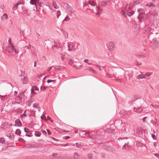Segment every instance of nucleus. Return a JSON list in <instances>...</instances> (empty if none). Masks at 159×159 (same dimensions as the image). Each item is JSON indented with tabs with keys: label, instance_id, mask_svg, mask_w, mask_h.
Wrapping results in <instances>:
<instances>
[{
	"label": "nucleus",
	"instance_id": "obj_1",
	"mask_svg": "<svg viewBox=\"0 0 159 159\" xmlns=\"http://www.w3.org/2000/svg\"><path fill=\"white\" fill-rule=\"evenodd\" d=\"M128 6V4H126L125 7L126 12L124 10H122L121 11V14L125 18H126L127 17V16L130 17L134 14V11H131V8L130 7H129L128 8H127Z\"/></svg>",
	"mask_w": 159,
	"mask_h": 159
},
{
	"label": "nucleus",
	"instance_id": "obj_2",
	"mask_svg": "<svg viewBox=\"0 0 159 159\" xmlns=\"http://www.w3.org/2000/svg\"><path fill=\"white\" fill-rule=\"evenodd\" d=\"M61 5L63 7L64 9L66 11L69 15H71L73 13L75 12L74 10L69 4L62 2L61 3Z\"/></svg>",
	"mask_w": 159,
	"mask_h": 159
},
{
	"label": "nucleus",
	"instance_id": "obj_3",
	"mask_svg": "<svg viewBox=\"0 0 159 159\" xmlns=\"http://www.w3.org/2000/svg\"><path fill=\"white\" fill-rule=\"evenodd\" d=\"M68 50L69 51H74L77 48V47L75 44L73 42L68 43Z\"/></svg>",
	"mask_w": 159,
	"mask_h": 159
},
{
	"label": "nucleus",
	"instance_id": "obj_4",
	"mask_svg": "<svg viewBox=\"0 0 159 159\" xmlns=\"http://www.w3.org/2000/svg\"><path fill=\"white\" fill-rule=\"evenodd\" d=\"M110 1L103 0L98 2V5L100 6L105 7L108 5Z\"/></svg>",
	"mask_w": 159,
	"mask_h": 159
},
{
	"label": "nucleus",
	"instance_id": "obj_5",
	"mask_svg": "<svg viewBox=\"0 0 159 159\" xmlns=\"http://www.w3.org/2000/svg\"><path fill=\"white\" fill-rule=\"evenodd\" d=\"M10 46L11 47L12 50L14 52L16 53H18L19 52L18 48L16 46H14L11 43H10Z\"/></svg>",
	"mask_w": 159,
	"mask_h": 159
},
{
	"label": "nucleus",
	"instance_id": "obj_6",
	"mask_svg": "<svg viewBox=\"0 0 159 159\" xmlns=\"http://www.w3.org/2000/svg\"><path fill=\"white\" fill-rule=\"evenodd\" d=\"M115 45L114 42H109L108 45V48L109 50L112 51L114 48Z\"/></svg>",
	"mask_w": 159,
	"mask_h": 159
},
{
	"label": "nucleus",
	"instance_id": "obj_7",
	"mask_svg": "<svg viewBox=\"0 0 159 159\" xmlns=\"http://www.w3.org/2000/svg\"><path fill=\"white\" fill-rule=\"evenodd\" d=\"M133 111L137 113H143V110L142 107H139L137 108L134 107V108Z\"/></svg>",
	"mask_w": 159,
	"mask_h": 159
},
{
	"label": "nucleus",
	"instance_id": "obj_8",
	"mask_svg": "<svg viewBox=\"0 0 159 159\" xmlns=\"http://www.w3.org/2000/svg\"><path fill=\"white\" fill-rule=\"evenodd\" d=\"M15 124L14 126H15L20 127L22 125V123L19 119H17L15 121Z\"/></svg>",
	"mask_w": 159,
	"mask_h": 159
},
{
	"label": "nucleus",
	"instance_id": "obj_9",
	"mask_svg": "<svg viewBox=\"0 0 159 159\" xmlns=\"http://www.w3.org/2000/svg\"><path fill=\"white\" fill-rule=\"evenodd\" d=\"M142 14V13L139 14L138 16L137 17V18L139 22H142L144 20V19L143 18L144 16H143V14Z\"/></svg>",
	"mask_w": 159,
	"mask_h": 159
},
{
	"label": "nucleus",
	"instance_id": "obj_10",
	"mask_svg": "<svg viewBox=\"0 0 159 159\" xmlns=\"http://www.w3.org/2000/svg\"><path fill=\"white\" fill-rule=\"evenodd\" d=\"M8 17V15L6 13L3 14L2 16L1 17V20L2 21H4L7 19Z\"/></svg>",
	"mask_w": 159,
	"mask_h": 159
},
{
	"label": "nucleus",
	"instance_id": "obj_11",
	"mask_svg": "<svg viewBox=\"0 0 159 159\" xmlns=\"http://www.w3.org/2000/svg\"><path fill=\"white\" fill-rule=\"evenodd\" d=\"M41 35L38 33H36L35 34L34 39L36 41H38L41 39Z\"/></svg>",
	"mask_w": 159,
	"mask_h": 159
},
{
	"label": "nucleus",
	"instance_id": "obj_12",
	"mask_svg": "<svg viewBox=\"0 0 159 159\" xmlns=\"http://www.w3.org/2000/svg\"><path fill=\"white\" fill-rule=\"evenodd\" d=\"M24 48L25 49H28L30 51H33L34 49V47L31 45L25 46Z\"/></svg>",
	"mask_w": 159,
	"mask_h": 159
},
{
	"label": "nucleus",
	"instance_id": "obj_13",
	"mask_svg": "<svg viewBox=\"0 0 159 159\" xmlns=\"http://www.w3.org/2000/svg\"><path fill=\"white\" fill-rule=\"evenodd\" d=\"M96 10L97 11L96 14L97 15H99L101 12L102 11V9L98 6H96Z\"/></svg>",
	"mask_w": 159,
	"mask_h": 159
},
{
	"label": "nucleus",
	"instance_id": "obj_14",
	"mask_svg": "<svg viewBox=\"0 0 159 159\" xmlns=\"http://www.w3.org/2000/svg\"><path fill=\"white\" fill-rule=\"evenodd\" d=\"M58 43V41L57 40L54 41V47L58 49H60L61 48L60 47V44Z\"/></svg>",
	"mask_w": 159,
	"mask_h": 159
},
{
	"label": "nucleus",
	"instance_id": "obj_15",
	"mask_svg": "<svg viewBox=\"0 0 159 159\" xmlns=\"http://www.w3.org/2000/svg\"><path fill=\"white\" fill-rule=\"evenodd\" d=\"M21 80L23 82V84H27L28 82V78L26 77H24L23 79H22Z\"/></svg>",
	"mask_w": 159,
	"mask_h": 159
},
{
	"label": "nucleus",
	"instance_id": "obj_16",
	"mask_svg": "<svg viewBox=\"0 0 159 159\" xmlns=\"http://www.w3.org/2000/svg\"><path fill=\"white\" fill-rule=\"evenodd\" d=\"M80 136H83L84 134L87 135H89V133L86 132L85 131H80Z\"/></svg>",
	"mask_w": 159,
	"mask_h": 159
},
{
	"label": "nucleus",
	"instance_id": "obj_17",
	"mask_svg": "<svg viewBox=\"0 0 159 159\" xmlns=\"http://www.w3.org/2000/svg\"><path fill=\"white\" fill-rule=\"evenodd\" d=\"M25 92V91L24 92H20L17 97H19V98H21V99H22L23 98V96L24 95V94Z\"/></svg>",
	"mask_w": 159,
	"mask_h": 159
},
{
	"label": "nucleus",
	"instance_id": "obj_18",
	"mask_svg": "<svg viewBox=\"0 0 159 159\" xmlns=\"http://www.w3.org/2000/svg\"><path fill=\"white\" fill-rule=\"evenodd\" d=\"M101 146H102L103 147H104V149H106L107 151H108L110 149V148L107 146H105V144H100Z\"/></svg>",
	"mask_w": 159,
	"mask_h": 159
},
{
	"label": "nucleus",
	"instance_id": "obj_19",
	"mask_svg": "<svg viewBox=\"0 0 159 159\" xmlns=\"http://www.w3.org/2000/svg\"><path fill=\"white\" fill-rule=\"evenodd\" d=\"M75 144L76 146L79 148H81V147L84 145V144L81 143H77Z\"/></svg>",
	"mask_w": 159,
	"mask_h": 159
},
{
	"label": "nucleus",
	"instance_id": "obj_20",
	"mask_svg": "<svg viewBox=\"0 0 159 159\" xmlns=\"http://www.w3.org/2000/svg\"><path fill=\"white\" fill-rule=\"evenodd\" d=\"M52 4L53 7L56 9H58L59 8V6L57 5L55 1H53L52 2Z\"/></svg>",
	"mask_w": 159,
	"mask_h": 159
},
{
	"label": "nucleus",
	"instance_id": "obj_21",
	"mask_svg": "<svg viewBox=\"0 0 159 159\" xmlns=\"http://www.w3.org/2000/svg\"><path fill=\"white\" fill-rule=\"evenodd\" d=\"M89 4L93 6H95L96 5V3L94 1H89Z\"/></svg>",
	"mask_w": 159,
	"mask_h": 159
},
{
	"label": "nucleus",
	"instance_id": "obj_22",
	"mask_svg": "<svg viewBox=\"0 0 159 159\" xmlns=\"http://www.w3.org/2000/svg\"><path fill=\"white\" fill-rule=\"evenodd\" d=\"M20 5V4L18 3H16L14 5V6L13 7L12 9L14 11H15L18 8V6Z\"/></svg>",
	"mask_w": 159,
	"mask_h": 159
},
{
	"label": "nucleus",
	"instance_id": "obj_23",
	"mask_svg": "<svg viewBox=\"0 0 159 159\" xmlns=\"http://www.w3.org/2000/svg\"><path fill=\"white\" fill-rule=\"evenodd\" d=\"M79 156H80L79 155L78 153L76 152L74 153L73 157L75 159H77L78 157Z\"/></svg>",
	"mask_w": 159,
	"mask_h": 159
},
{
	"label": "nucleus",
	"instance_id": "obj_24",
	"mask_svg": "<svg viewBox=\"0 0 159 159\" xmlns=\"http://www.w3.org/2000/svg\"><path fill=\"white\" fill-rule=\"evenodd\" d=\"M145 6L147 7H154L155 6V5L154 4H153L152 3H148L147 4H145Z\"/></svg>",
	"mask_w": 159,
	"mask_h": 159
},
{
	"label": "nucleus",
	"instance_id": "obj_25",
	"mask_svg": "<svg viewBox=\"0 0 159 159\" xmlns=\"http://www.w3.org/2000/svg\"><path fill=\"white\" fill-rule=\"evenodd\" d=\"M143 11V10L142 9L140 8L138 9V11L139 13V14L142 13V14H143V16H144L145 15V13L144 12H142Z\"/></svg>",
	"mask_w": 159,
	"mask_h": 159
},
{
	"label": "nucleus",
	"instance_id": "obj_26",
	"mask_svg": "<svg viewBox=\"0 0 159 159\" xmlns=\"http://www.w3.org/2000/svg\"><path fill=\"white\" fill-rule=\"evenodd\" d=\"M35 135L37 137H40L41 135V133L38 131H35L34 133Z\"/></svg>",
	"mask_w": 159,
	"mask_h": 159
},
{
	"label": "nucleus",
	"instance_id": "obj_27",
	"mask_svg": "<svg viewBox=\"0 0 159 159\" xmlns=\"http://www.w3.org/2000/svg\"><path fill=\"white\" fill-rule=\"evenodd\" d=\"M15 133L19 135H20L21 133V131L19 129H17L16 130Z\"/></svg>",
	"mask_w": 159,
	"mask_h": 159
},
{
	"label": "nucleus",
	"instance_id": "obj_28",
	"mask_svg": "<svg viewBox=\"0 0 159 159\" xmlns=\"http://www.w3.org/2000/svg\"><path fill=\"white\" fill-rule=\"evenodd\" d=\"M26 136L29 137H31L32 136V134L30 131H29L26 134Z\"/></svg>",
	"mask_w": 159,
	"mask_h": 159
},
{
	"label": "nucleus",
	"instance_id": "obj_29",
	"mask_svg": "<svg viewBox=\"0 0 159 159\" xmlns=\"http://www.w3.org/2000/svg\"><path fill=\"white\" fill-rule=\"evenodd\" d=\"M70 20V18L69 16L67 15L65 18L63 20V21H66Z\"/></svg>",
	"mask_w": 159,
	"mask_h": 159
},
{
	"label": "nucleus",
	"instance_id": "obj_30",
	"mask_svg": "<svg viewBox=\"0 0 159 159\" xmlns=\"http://www.w3.org/2000/svg\"><path fill=\"white\" fill-rule=\"evenodd\" d=\"M5 142V139L4 138H0V143H3Z\"/></svg>",
	"mask_w": 159,
	"mask_h": 159
},
{
	"label": "nucleus",
	"instance_id": "obj_31",
	"mask_svg": "<svg viewBox=\"0 0 159 159\" xmlns=\"http://www.w3.org/2000/svg\"><path fill=\"white\" fill-rule=\"evenodd\" d=\"M93 155V154L92 153H90L88 154V157L89 159H92Z\"/></svg>",
	"mask_w": 159,
	"mask_h": 159
},
{
	"label": "nucleus",
	"instance_id": "obj_32",
	"mask_svg": "<svg viewBox=\"0 0 159 159\" xmlns=\"http://www.w3.org/2000/svg\"><path fill=\"white\" fill-rule=\"evenodd\" d=\"M148 30L152 34H153L154 31V30L153 29H152L151 28H148Z\"/></svg>",
	"mask_w": 159,
	"mask_h": 159
},
{
	"label": "nucleus",
	"instance_id": "obj_33",
	"mask_svg": "<svg viewBox=\"0 0 159 159\" xmlns=\"http://www.w3.org/2000/svg\"><path fill=\"white\" fill-rule=\"evenodd\" d=\"M144 76L143 75H139L137 76V78L138 79H141L144 78Z\"/></svg>",
	"mask_w": 159,
	"mask_h": 159
},
{
	"label": "nucleus",
	"instance_id": "obj_34",
	"mask_svg": "<svg viewBox=\"0 0 159 159\" xmlns=\"http://www.w3.org/2000/svg\"><path fill=\"white\" fill-rule=\"evenodd\" d=\"M61 11L60 10H58L57 12V17L58 19L59 17V16L61 15Z\"/></svg>",
	"mask_w": 159,
	"mask_h": 159
},
{
	"label": "nucleus",
	"instance_id": "obj_35",
	"mask_svg": "<svg viewBox=\"0 0 159 159\" xmlns=\"http://www.w3.org/2000/svg\"><path fill=\"white\" fill-rule=\"evenodd\" d=\"M33 90H35L36 91H38L39 90V89L38 87H37L36 86H34L33 87Z\"/></svg>",
	"mask_w": 159,
	"mask_h": 159
},
{
	"label": "nucleus",
	"instance_id": "obj_36",
	"mask_svg": "<svg viewBox=\"0 0 159 159\" xmlns=\"http://www.w3.org/2000/svg\"><path fill=\"white\" fill-rule=\"evenodd\" d=\"M74 66L75 68L77 69H80L82 67V66L81 65H80V66L75 65Z\"/></svg>",
	"mask_w": 159,
	"mask_h": 159
},
{
	"label": "nucleus",
	"instance_id": "obj_37",
	"mask_svg": "<svg viewBox=\"0 0 159 159\" xmlns=\"http://www.w3.org/2000/svg\"><path fill=\"white\" fill-rule=\"evenodd\" d=\"M39 104L38 103H35L33 104V107L34 108H37L38 107Z\"/></svg>",
	"mask_w": 159,
	"mask_h": 159
},
{
	"label": "nucleus",
	"instance_id": "obj_38",
	"mask_svg": "<svg viewBox=\"0 0 159 159\" xmlns=\"http://www.w3.org/2000/svg\"><path fill=\"white\" fill-rule=\"evenodd\" d=\"M66 146H75V144H72V143H67L66 144Z\"/></svg>",
	"mask_w": 159,
	"mask_h": 159
},
{
	"label": "nucleus",
	"instance_id": "obj_39",
	"mask_svg": "<svg viewBox=\"0 0 159 159\" xmlns=\"http://www.w3.org/2000/svg\"><path fill=\"white\" fill-rule=\"evenodd\" d=\"M24 131L26 133H28L29 131H30L29 129L28 128L25 127L24 129Z\"/></svg>",
	"mask_w": 159,
	"mask_h": 159
},
{
	"label": "nucleus",
	"instance_id": "obj_40",
	"mask_svg": "<svg viewBox=\"0 0 159 159\" xmlns=\"http://www.w3.org/2000/svg\"><path fill=\"white\" fill-rule=\"evenodd\" d=\"M111 130V128H109L105 129V132H110Z\"/></svg>",
	"mask_w": 159,
	"mask_h": 159
},
{
	"label": "nucleus",
	"instance_id": "obj_41",
	"mask_svg": "<svg viewBox=\"0 0 159 159\" xmlns=\"http://www.w3.org/2000/svg\"><path fill=\"white\" fill-rule=\"evenodd\" d=\"M128 142L127 143V145H126V147L125 148V150H128L129 149L130 146L128 144Z\"/></svg>",
	"mask_w": 159,
	"mask_h": 159
},
{
	"label": "nucleus",
	"instance_id": "obj_42",
	"mask_svg": "<svg viewBox=\"0 0 159 159\" xmlns=\"http://www.w3.org/2000/svg\"><path fill=\"white\" fill-rule=\"evenodd\" d=\"M101 136H100L96 135L95 136V138L98 139V140H99L101 139Z\"/></svg>",
	"mask_w": 159,
	"mask_h": 159
},
{
	"label": "nucleus",
	"instance_id": "obj_43",
	"mask_svg": "<svg viewBox=\"0 0 159 159\" xmlns=\"http://www.w3.org/2000/svg\"><path fill=\"white\" fill-rule=\"evenodd\" d=\"M18 141L19 142H25V140L23 139L20 138L19 139Z\"/></svg>",
	"mask_w": 159,
	"mask_h": 159
},
{
	"label": "nucleus",
	"instance_id": "obj_44",
	"mask_svg": "<svg viewBox=\"0 0 159 159\" xmlns=\"http://www.w3.org/2000/svg\"><path fill=\"white\" fill-rule=\"evenodd\" d=\"M63 34L65 38H67L68 37V34L66 32H65Z\"/></svg>",
	"mask_w": 159,
	"mask_h": 159
},
{
	"label": "nucleus",
	"instance_id": "obj_45",
	"mask_svg": "<svg viewBox=\"0 0 159 159\" xmlns=\"http://www.w3.org/2000/svg\"><path fill=\"white\" fill-rule=\"evenodd\" d=\"M25 111H24V113L23 114H22V115H21L20 116V117H23V116H25V117H26V116H27V115H26V114H25Z\"/></svg>",
	"mask_w": 159,
	"mask_h": 159
},
{
	"label": "nucleus",
	"instance_id": "obj_46",
	"mask_svg": "<svg viewBox=\"0 0 159 159\" xmlns=\"http://www.w3.org/2000/svg\"><path fill=\"white\" fill-rule=\"evenodd\" d=\"M61 59L63 60L66 57L65 55L64 54H61Z\"/></svg>",
	"mask_w": 159,
	"mask_h": 159
},
{
	"label": "nucleus",
	"instance_id": "obj_47",
	"mask_svg": "<svg viewBox=\"0 0 159 159\" xmlns=\"http://www.w3.org/2000/svg\"><path fill=\"white\" fill-rule=\"evenodd\" d=\"M70 138V137L69 136H64L63 138V139H69Z\"/></svg>",
	"mask_w": 159,
	"mask_h": 159
},
{
	"label": "nucleus",
	"instance_id": "obj_48",
	"mask_svg": "<svg viewBox=\"0 0 159 159\" xmlns=\"http://www.w3.org/2000/svg\"><path fill=\"white\" fill-rule=\"evenodd\" d=\"M35 145H32V144H30L28 145V148H34L35 147Z\"/></svg>",
	"mask_w": 159,
	"mask_h": 159
},
{
	"label": "nucleus",
	"instance_id": "obj_49",
	"mask_svg": "<svg viewBox=\"0 0 159 159\" xmlns=\"http://www.w3.org/2000/svg\"><path fill=\"white\" fill-rule=\"evenodd\" d=\"M128 137H123L122 138H120L118 139V140H122V139H128Z\"/></svg>",
	"mask_w": 159,
	"mask_h": 159
},
{
	"label": "nucleus",
	"instance_id": "obj_50",
	"mask_svg": "<svg viewBox=\"0 0 159 159\" xmlns=\"http://www.w3.org/2000/svg\"><path fill=\"white\" fill-rule=\"evenodd\" d=\"M47 88V87H45V86H44L43 87V89L42 87H41V88H40V89L41 90H43V91H45L46 89Z\"/></svg>",
	"mask_w": 159,
	"mask_h": 159
},
{
	"label": "nucleus",
	"instance_id": "obj_51",
	"mask_svg": "<svg viewBox=\"0 0 159 159\" xmlns=\"http://www.w3.org/2000/svg\"><path fill=\"white\" fill-rule=\"evenodd\" d=\"M32 2V3L31 2V1H30V4H31L33 5H34L36 8V3H35V2H34V1H33Z\"/></svg>",
	"mask_w": 159,
	"mask_h": 159
},
{
	"label": "nucleus",
	"instance_id": "obj_52",
	"mask_svg": "<svg viewBox=\"0 0 159 159\" xmlns=\"http://www.w3.org/2000/svg\"><path fill=\"white\" fill-rule=\"evenodd\" d=\"M89 70L91 72H92L93 73H94L95 71V70L93 69V68H90L89 69Z\"/></svg>",
	"mask_w": 159,
	"mask_h": 159
},
{
	"label": "nucleus",
	"instance_id": "obj_53",
	"mask_svg": "<svg viewBox=\"0 0 159 159\" xmlns=\"http://www.w3.org/2000/svg\"><path fill=\"white\" fill-rule=\"evenodd\" d=\"M34 1V2H35V3H37L39 2V0H31V2L32 3V1Z\"/></svg>",
	"mask_w": 159,
	"mask_h": 159
},
{
	"label": "nucleus",
	"instance_id": "obj_54",
	"mask_svg": "<svg viewBox=\"0 0 159 159\" xmlns=\"http://www.w3.org/2000/svg\"><path fill=\"white\" fill-rule=\"evenodd\" d=\"M106 76L108 77H109V78H112V76H111V74H109V73L106 74Z\"/></svg>",
	"mask_w": 159,
	"mask_h": 159
},
{
	"label": "nucleus",
	"instance_id": "obj_55",
	"mask_svg": "<svg viewBox=\"0 0 159 159\" xmlns=\"http://www.w3.org/2000/svg\"><path fill=\"white\" fill-rule=\"evenodd\" d=\"M152 105V107H155L156 108H159V105Z\"/></svg>",
	"mask_w": 159,
	"mask_h": 159
},
{
	"label": "nucleus",
	"instance_id": "obj_56",
	"mask_svg": "<svg viewBox=\"0 0 159 159\" xmlns=\"http://www.w3.org/2000/svg\"><path fill=\"white\" fill-rule=\"evenodd\" d=\"M47 131L48 135H51V132L49 129H47Z\"/></svg>",
	"mask_w": 159,
	"mask_h": 159
},
{
	"label": "nucleus",
	"instance_id": "obj_57",
	"mask_svg": "<svg viewBox=\"0 0 159 159\" xmlns=\"http://www.w3.org/2000/svg\"><path fill=\"white\" fill-rule=\"evenodd\" d=\"M47 118L48 120L51 121V122H53V121L48 116H47Z\"/></svg>",
	"mask_w": 159,
	"mask_h": 159
},
{
	"label": "nucleus",
	"instance_id": "obj_58",
	"mask_svg": "<svg viewBox=\"0 0 159 159\" xmlns=\"http://www.w3.org/2000/svg\"><path fill=\"white\" fill-rule=\"evenodd\" d=\"M152 138L154 139L155 140L156 139V138L155 137V135L154 134H152Z\"/></svg>",
	"mask_w": 159,
	"mask_h": 159
},
{
	"label": "nucleus",
	"instance_id": "obj_59",
	"mask_svg": "<svg viewBox=\"0 0 159 159\" xmlns=\"http://www.w3.org/2000/svg\"><path fill=\"white\" fill-rule=\"evenodd\" d=\"M42 133L44 134H47V133L46 132V131L43 129H42Z\"/></svg>",
	"mask_w": 159,
	"mask_h": 159
},
{
	"label": "nucleus",
	"instance_id": "obj_60",
	"mask_svg": "<svg viewBox=\"0 0 159 159\" xmlns=\"http://www.w3.org/2000/svg\"><path fill=\"white\" fill-rule=\"evenodd\" d=\"M152 41L154 43H155L156 42V38H154L152 39Z\"/></svg>",
	"mask_w": 159,
	"mask_h": 159
},
{
	"label": "nucleus",
	"instance_id": "obj_61",
	"mask_svg": "<svg viewBox=\"0 0 159 159\" xmlns=\"http://www.w3.org/2000/svg\"><path fill=\"white\" fill-rule=\"evenodd\" d=\"M145 75L147 76H149L151 75V74L150 73H146Z\"/></svg>",
	"mask_w": 159,
	"mask_h": 159
},
{
	"label": "nucleus",
	"instance_id": "obj_62",
	"mask_svg": "<svg viewBox=\"0 0 159 159\" xmlns=\"http://www.w3.org/2000/svg\"><path fill=\"white\" fill-rule=\"evenodd\" d=\"M147 118V117H144L143 118L142 120H143V121L144 122H146V121L145 120V119Z\"/></svg>",
	"mask_w": 159,
	"mask_h": 159
},
{
	"label": "nucleus",
	"instance_id": "obj_63",
	"mask_svg": "<svg viewBox=\"0 0 159 159\" xmlns=\"http://www.w3.org/2000/svg\"><path fill=\"white\" fill-rule=\"evenodd\" d=\"M28 11L27 10H25L24 11V14H27L28 13Z\"/></svg>",
	"mask_w": 159,
	"mask_h": 159
},
{
	"label": "nucleus",
	"instance_id": "obj_64",
	"mask_svg": "<svg viewBox=\"0 0 159 159\" xmlns=\"http://www.w3.org/2000/svg\"><path fill=\"white\" fill-rule=\"evenodd\" d=\"M155 155L159 159V154L157 153H155Z\"/></svg>",
	"mask_w": 159,
	"mask_h": 159
}]
</instances>
